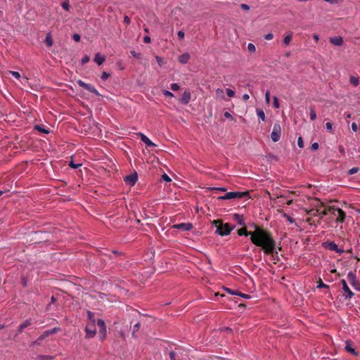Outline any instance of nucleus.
<instances>
[{
	"mask_svg": "<svg viewBox=\"0 0 360 360\" xmlns=\"http://www.w3.org/2000/svg\"><path fill=\"white\" fill-rule=\"evenodd\" d=\"M239 236H250L251 242L257 247H261L264 253L268 255L277 254L276 251V240L270 231L257 225H255L254 231H248L245 226L237 231Z\"/></svg>",
	"mask_w": 360,
	"mask_h": 360,
	"instance_id": "1",
	"label": "nucleus"
},
{
	"mask_svg": "<svg viewBox=\"0 0 360 360\" xmlns=\"http://www.w3.org/2000/svg\"><path fill=\"white\" fill-rule=\"evenodd\" d=\"M212 224L216 227V233L219 236H225L230 234L235 228L229 223L224 224L221 220L217 219L212 221Z\"/></svg>",
	"mask_w": 360,
	"mask_h": 360,
	"instance_id": "2",
	"label": "nucleus"
},
{
	"mask_svg": "<svg viewBox=\"0 0 360 360\" xmlns=\"http://www.w3.org/2000/svg\"><path fill=\"white\" fill-rule=\"evenodd\" d=\"M328 211L329 213L335 217V221L338 223H343L346 218L345 212L340 208L336 207L335 206H329L328 207Z\"/></svg>",
	"mask_w": 360,
	"mask_h": 360,
	"instance_id": "3",
	"label": "nucleus"
},
{
	"mask_svg": "<svg viewBox=\"0 0 360 360\" xmlns=\"http://www.w3.org/2000/svg\"><path fill=\"white\" fill-rule=\"evenodd\" d=\"M249 196V192L245 191V192H239V191H231L226 193L224 195L219 196L217 198V200H231V199H236V198H243L245 197Z\"/></svg>",
	"mask_w": 360,
	"mask_h": 360,
	"instance_id": "4",
	"label": "nucleus"
},
{
	"mask_svg": "<svg viewBox=\"0 0 360 360\" xmlns=\"http://www.w3.org/2000/svg\"><path fill=\"white\" fill-rule=\"evenodd\" d=\"M281 128L280 124L278 122L275 123L273 127L272 132L271 134V140L274 142L278 141L280 139V137H281Z\"/></svg>",
	"mask_w": 360,
	"mask_h": 360,
	"instance_id": "5",
	"label": "nucleus"
},
{
	"mask_svg": "<svg viewBox=\"0 0 360 360\" xmlns=\"http://www.w3.org/2000/svg\"><path fill=\"white\" fill-rule=\"evenodd\" d=\"M86 338H91L94 337L96 333V323L94 321L89 322L85 328Z\"/></svg>",
	"mask_w": 360,
	"mask_h": 360,
	"instance_id": "6",
	"label": "nucleus"
},
{
	"mask_svg": "<svg viewBox=\"0 0 360 360\" xmlns=\"http://www.w3.org/2000/svg\"><path fill=\"white\" fill-rule=\"evenodd\" d=\"M97 326L98 328L99 338L101 340H103L106 337V326L104 321L102 319H98Z\"/></svg>",
	"mask_w": 360,
	"mask_h": 360,
	"instance_id": "7",
	"label": "nucleus"
},
{
	"mask_svg": "<svg viewBox=\"0 0 360 360\" xmlns=\"http://www.w3.org/2000/svg\"><path fill=\"white\" fill-rule=\"evenodd\" d=\"M347 278L351 283L352 285L357 290L360 291V283L356 279V274L354 271H349L347 274Z\"/></svg>",
	"mask_w": 360,
	"mask_h": 360,
	"instance_id": "8",
	"label": "nucleus"
},
{
	"mask_svg": "<svg viewBox=\"0 0 360 360\" xmlns=\"http://www.w3.org/2000/svg\"><path fill=\"white\" fill-rule=\"evenodd\" d=\"M77 84L80 87H82V88L85 89L86 90L89 91V92H91V93L94 94L96 96L99 95L98 91H97V89L94 86H92V85L89 84H86L84 82H83L82 80H80V79L78 80L77 81Z\"/></svg>",
	"mask_w": 360,
	"mask_h": 360,
	"instance_id": "9",
	"label": "nucleus"
},
{
	"mask_svg": "<svg viewBox=\"0 0 360 360\" xmlns=\"http://www.w3.org/2000/svg\"><path fill=\"white\" fill-rule=\"evenodd\" d=\"M341 283L342 285V290L345 293V298L351 299L354 295V292L349 289L345 280H342Z\"/></svg>",
	"mask_w": 360,
	"mask_h": 360,
	"instance_id": "10",
	"label": "nucleus"
},
{
	"mask_svg": "<svg viewBox=\"0 0 360 360\" xmlns=\"http://www.w3.org/2000/svg\"><path fill=\"white\" fill-rule=\"evenodd\" d=\"M191 95L189 90L186 89L182 94L180 98V102L183 105H186L191 101Z\"/></svg>",
	"mask_w": 360,
	"mask_h": 360,
	"instance_id": "11",
	"label": "nucleus"
},
{
	"mask_svg": "<svg viewBox=\"0 0 360 360\" xmlns=\"http://www.w3.org/2000/svg\"><path fill=\"white\" fill-rule=\"evenodd\" d=\"M57 330H58V329L56 328H53L51 330H49L45 331L42 335H41L37 338V340H36L35 343L40 344L41 341H42L44 339H45L46 338H47L50 335H52V334L55 333Z\"/></svg>",
	"mask_w": 360,
	"mask_h": 360,
	"instance_id": "12",
	"label": "nucleus"
},
{
	"mask_svg": "<svg viewBox=\"0 0 360 360\" xmlns=\"http://www.w3.org/2000/svg\"><path fill=\"white\" fill-rule=\"evenodd\" d=\"M173 228L182 231H190L193 228V225L191 223H181L173 225Z\"/></svg>",
	"mask_w": 360,
	"mask_h": 360,
	"instance_id": "13",
	"label": "nucleus"
},
{
	"mask_svg": "<svg viewBox=\"0 0 360 360\" xmlns=\"http://www.w3.org/2000/svg\"><path fill=\"white\" fill-rule=\"evenodd\" d=\"M137 179L138 178L136 174H130L124 177V181L129 186H134L137 181Z\"/></svg>",
	"mask_w": 360,
	"mask_h": 360,
	"instance_id": "14",
	"label": "nucleus"
},
{
	"mask_svg": "<svg viewBox=\"0 0 360 360\" xmlns=\"http://www.w3.org/2000/svg\"><path fill=\"white\" fill-rule=\"evenodd\" d=\"M345 344H346V345H345V350L347 352L352 354L354 356H358V352L354 348L353 345L350 342L346 341Z\"/></svg>",
	"mask_w": 360,
	"mask_h": 360,
	"instance_id": "15",
	"label": "nucleus"
},
{
	"mask_svg": "<svg viewBox=\"0 0 360 360\" xmlns=\"http://www.w3.org/2000/svg\"><path fill=\"white\" fill-rule=\"evenodd\" d=\"M233 219L238 223V224L245 226V219L243 218V215L239 214H234L233 215Z\"/></svg>",
	"mask_w": 360,
	"mask_h": 360,
	"instance_id": "16",
	"label": "nucleus"
},
{
	"mask_svg": "<svg viewBox=\"0 0 360 360\" xmlns=\"http://www.w3.org/2000/svg\"><path fill=\"white\" fill-rule=\"evenodd\" d=\"M141 140L148 147L155 146V144L152 142L146 135L142 133L139 134Z\"/></svg>",
	"mask_w": 360,
	"mask_h": 360,
	"instance_id": "17",
	"label": "nucleus"
},
{
	"mask_svg": "<svg viewBox=\"0 0 360 360\" xmlns=\"http://www.w3.org/2000/svg\"><path fill=\"white\" fill-rule=\"evenodd\" d=\"M330 41L335 46H341L343 44V39L341 37L337 36L330 38Z\"/></svg>",
	"mask_w": 360,
	"mask_h": 360,
	"instance_id": "18",
	"label": "nucleus"
},
{
	"mask_svg": "<svg viewBox=\"0 0 360 360\" xmlns=\"http://www.w3.org/2000/svg\"><path fill=\"white\" fill-rule=\"evenodd\" d=\"M190 59V55L188 53H185L179 57V62L181 64H186Z\"/></svg>",
	"mask_w": 360,
	"mask_h": 360,
	"instance_id": "19",
	"label": "nucleus"
},
{
	"mask_svg": "<svg viewBox=\"0 0 360 360\" xmlns=\"http://www.w3.org/2000/svg\"><path fill=\"white\" fill-rule=\"evenodd\" d=\"M94 60L98 65H101L105 61V58L98 53L95 55Z\"/></svg>",
	"mask_w": 360,
	"mask_h": 360,
	"instance_id": "20",
	"label": "nucleus"
},
{
	"mask_svg": "<svg viewBox=\"0 0 360 360\" xmlns=\"http://www.w3.org/2000/svg\"><path fill=\"white\" fill-rule=\"evenodd\" d=\"M32 324L31 319H27L25 321H24L21 325L19 326V333L22 332V330L26 328L27 326H30Z\"/></svg>",
	"mask_w": 360,
	"mask_h": 360,
	"instance_id": "21",
	"label": "nucleus"
},
{
	"mask_svg": "<svg viewBox=\"0 0 360 360\" xmlns=\"http://www.w3.org/2000/svg\"><path fill=\"white\" fill-rule=\"evenodd\" d=\"M34 129L43 134H49V129L48 128H45L44 125L37 124L34 127Z\"/></svg>",
	"mask_w": 360,
	"mask_h": 360,
	"instance_id": "22",
	"label": "nucleus"
},
{
	"mask_svg": "<svg viewBox=\"0 0 360 360\" xmlns=\"http://www.w3.org/2000/svg\"><path fill=\"white\" fill-rule=\"evenodd\" d=\"M349 82L354 86H357L359 84V79L358 77L350 76Z\"/></svg>",
	"mask_w": 360,
	"mask_h": 360,
	"instance_id": "23",
	"label": "nucleus"
},
{
	"mask_svg": "<svg viewBox=\"0 0 360 360\" xmlns=\"http://www.w3.org/2000/svg\"><path fill=\"white\" fill-rule=\"evenodd\" d=\"M292 39V32L288 33L283 39V44L285 46H288Z\"/></svg>",
	"mask_w": 360,
	"mask_h": 360,
	"instance_id": "24",
	"label": "nucleus"
},
{
	"mask_svg": "<svg viewBox=\"0 0 360 360\" xmlns=\"http://www.w3.org/2000/svg\"><path fill=\"white\" fill-rule=\"evenodd\" d=\"M45 43L47 46L51 47L53 45V39L50 33L47 34L45 39Z\"/></svg>",
	"mask_w": 360,
	"mask_h": 360,
	"instance_id": "25",
	"label": "nucleus"
},
{
	"mask_svg": "<svg viewBox=\"0 0 360 360\" xmlns=\"http://www.w3.org/2000/svg\"><path fill=\"white\" fill-rule=\"evenodd\" d=\"M257 116L262 120L264 121L266 119L264 112L262 109L257 108L256 110Z\"/></svg>",
	"mask_w": 360,
	"mask_h": 360,
	"instance_id": "26",
	"label": "nucleus"
},
{
	"mask_svg": "<svg viewBox=\"0 0 360 360\" xmlns=\"http://www.w3.org/2000/svg\"><path fill=\"white\" fill-rule=\"evenodd\" d=\"M328 246H329V249L331 250H333L336 252H339L340 250L338 249V246L337 244H335L334 242H331L328 244Z\"/></svg>",
	"mask_w": 360,
	"mask_h": 360,
	"instance_id": "27",
	"label": "nucleus"
},
{
	"mask_svg": "<svg viewBox=\"0 0 360 360\" xmlns=\"http://www.w3.org/2000/svg\"><path fill=\"white\" fill-rule=\"evenodd\" d=\"M139 328H140V322H137L133 326V330H132V333H131V335L133 337H136V333L139 330Z\"/></svg>",
	"mask_w": 360,
	"mask_h": 360,
	"instance_id": "28",
	"label": "nucleus"
},
{
	"mask_svg": "<svg viewBox=\"0 0 360 360\" xmlns=\"http://www.w3.org/2000/svg\"><path fill=\"white\" fill-rule=\"evenodd\" d=\"M319 209H311L307 212V214L312 216L316 217L319 215Z\"/></svg>",
	"mask_w": 360,
	"mask_h": 360,
	"instance_id": "29",
	"label": "nucleus"
},
{
	"mask_svg": "<svg viewBox=\"0 0 360 360\" xmlns=\"http://www.w3.org/2000/svg\"><path fill=\"white\" fill-rule=\"evenodd\" d=\"M317 284H318V285H317V288H328V289L329 288V285H328L325 284V283L322 281V280H321V278H319V281H317Z\"/></svg>",
	"mask_w": 360,
	"mask_h": 360,
	"instance_id": "30",
	"label": "nucleus"
},
{
	"mask_svg": "<svg viewBox=\"0 0 360 360\" xmlns=\"http://www.w3.org/2000/svg\"><path fill=\"white\" fill-rule=\"evenodd\" d=\"M309 110H310V119L311 120H315L316 119V114L314 107H311Z\"/></svg>",
	"mask_w": 360,
	"mask_h": 360,
	"instance_id": "31",
	"label": "nucleus"
},
{
	"mask_svg": "<svg viewBox=\"0 0 360 360\" xmlns=\"http://www.w3.org/2000/svg\"><path fill=\"white\" fill-rule=\"evenodd\" d=\"M130 54L136 59H141V54L139 53H136L135 51H130Z\"/></svg>",
	"mask_w": 360,
	"mask_h": 360,
	"instance_id": "32",
	"label": "nucleus"
},
{
	"mask_svg": "<svg viewBox=\"0 0 360 360\" xmlns=\"http://www.w3.org/2000/svg\"><path fill=\"white\" fill-rule=\"evenodd\" d=\"M62 7L63 9H65V11H68L69 9H70V4H69V1H64L63 3H62Z\"/></svg>",
	"mask_w": 360,
	"mask_h": 360,
	"instance_id": "33",
	"label": "nucleus"
},
{
	"mask_svg": "<svg viewBox=\"0 0 360 360\" xmlns=\"http://www.w3.org/2000/svg\"><path fill=\"white\" fill-rule=\"evenodd\" d=\"M39 360H52L53 359L51 356L39 355Z\"/></svg>",
	"mask_w": 360,
	"mask_h": 360,
	"instance_id": "34",
	"label": "nucleus"
},
{
	"mask_svg": "<svg viewBox=\"0 0 360 360\" xmlns=\"http://www.w3.org/2000/svg\"><path fill=\"white\" fill-rule=\"evenodd\" d=\"M359 171V167H352V169H350L348 171V174L349 175H353V174L357 173Z\"/></svg>",
	"mask_w": 360,
	"mask_h": 360,
	"instance_id": "35",
	"label": "nucleus"
},
{
	"mask_svg": "<svg viewBox=\"0 0 360 360\" xmlns=\"http://www.w3.org/2000/svg\"><path fill=\"white\" fill-rule=\"evenodd\" d=\"M170 88L172 91H178L179 89H180V86L178 84L176 83H172L171 85H170Z\"/></svg>",
	"mask_w": 360,
	"mask_h": 360,
	"instance_id": "36",
	"label": "nucleus"
},
{
	"mask_svg": "<svg viewBox=\"0 0 360 360\" xmlns=\"http://www.w3.org/2000/svg\"><path fill=\"white\" fill-rule=\"evenodd\" d=\"M216 96L217 97L223 98L224 97V91L221 89H217L216 90Z\"/></svg>",
	"mask_w": 360,
	"mask_h": 360,
	"instance_id": "37",
	"label": "nucleus"
},
{
	"mask_svg": "<svg viewBox=\"0 0 360 360\" xmlns=\"http://www.w3.org/2000/svg\"><path fill=\"white\" fill-rule=\"evenodd\" d=\"M330 214L329 211H328V207L324 209L323 211L319 210V215H321V217L322 218L323 216H326L327 214Z\"/></svg>",
	"mask_w": 360,
	"mask_h": 360,
	"instance_id": "38",
	"label": "nucleus"
},
{
	"mask_svg": "<svg viewBox=\"0 0 360 360\" xmlns=\"http://www.w3.org/2000/svg\"><path fill=\"white\" fill-rule=\"evenodd\" d=\"M227 96L230 98H232L235 96V92L232 89H226V90Z\"/></svg>",
	"mask_w": 360,
	"mask_h": 360,
	"instance_id": "39",
	"label": "nucleus"
},
{
	"mask_svg": "<svg viewBox=\"0 0 360 360\" xmlns=\"http://www.w3.org/2000/svg\"><path fill=\"white\" fill-rule=\"evenodd\" d=\"M255 46L253 44H248V50L250 51V52H255Z\"/></svg>",
	"mask_w": 360,
	"mask_h": 360,
	"instance_id": "40",
	"label": "nucleus"
},
{
	"mask_svg": "<svg viewBox=\"0 0 360 360\" xmlns=\"http://www.w3.org/2000/svg\"><path fill=\"white\" fill-rule=\"evenodd\" d=\"M87 314H88V318L89 319V322L94 321V323H95L96 320L94 319V314L91 311H88Z\"/></svg>",
	"mask_w": 360,
	"mask_h": 360,
	"instance_id": "41",
	"label": "nucleus"
},
{
	"mask_svg": "<svg viewBox=\"0 0 360 360\" xmlns=\"http://www.w3.org/2000/svg\"><path fill=\"white\" fill-rule=\"evenodd\" d=\"M9 73L13 76L16 79H20V75L18 72H15V71H9Z\"/></svg>",
	"mask_w": 360,
	"mask_h": 360,
	"instance_id": "42",
	"label": "nucleus"
},
{
	"mask_svg": "<svg viewBox=\"0 0 360 360\" xmlns=\"http://www.w3.org/2000/svg\"><path fill=\"white\" fill-rule=\"evenodd\" d=\"M326 129L330 132V133H333V125H332V123L330 122H326Z\"/></svg>",
	"mask_w": 360,
	"mask_h": 360,
	"instance_id": "43",
	"label": "nucleus"
},
{
	"mask_svg": "<svg viewBox=\"0 0 360 360\" xmlns=\"http://www.w3.org/2000/svg\"><path fill=\"white\" fill-rule=\"evenodd\" d=\"M109 76H110V74L107 73L106 72H103L101 74V79L103 81H105L109 77Z\"/></svg>",
	"mask_w": 360,
	"mask_h": 360,
	"instance_id": "44",
	"label": "nucleus"
},
{
	"mask_svg": "<svg viewBox=\"0 0 360 360\" xmlns=\"http://www.w3.org/2000/svg\"><path fill=\"white\" fill-rule=\"evenodd\" d=\"M265 102L266 104H269L270 103V92L269 91L265 94Z\"/></svg>",
	"mask_w": 360,
	"mask_h": 360,
	"instance_id": "45",
	"label": "nucleus"
},
{
	"mask_svg": "<svg viewBox=\"0 0 360 360\" xmlns=\"http://www.w3.org/2000/svg\"><path fill=\"white\" fill-rule=\"evenodd\" d=\"M273 104H274V107L275 108H279V102H278V98H277V97H276V96H275V97H274V103H273Z\"/></svg>",
	"mask_w": 360,
	"mask_h": 360,
	"instance_id": "46",
	"label": "nucleus"
},
{
	"mask_svg": "<svg viewBox=\"0 0 360 360\" xmlns=\"http://www.w3.org/2000/svg\"><path fill=\"white\" fill-rule=\"evenodd\" d=\"M162 93H163L164 96L166 97H173L174 96V94L167 90H164Z\"/></svg>",
	"mask_w": 360,
	"mask_h": 360,
	"instance_id": "47",
	"label": "nucleus"
},
{
	"mask_svg": "<svg viewBox=\"0 0 360 360\" xmlns=\"http://www.w3.org/2000/svg\"><path fill=\"white\" fill-rule=\"evenodd\" d=\"M237 295H239L245 299H249L250 298V295H248V294H245V293H242V292H237Z\"/></svg>",
	"mask_w": 360,
	"mask_h": 360,
	"instance_id": "48",
	"label": "nucleus"
},
{
	"mask_svg": "<svg viewBox=\"0 0 360 360\" xmlns=\"http://www.w3.org/2000/svg\"><path fill=\"white\" fill-rule=\"evenodd\" d=\"M297 145L300 148L304 147V142L302 137H299L297 139Z\"/></svg>",
	"mask_w": 360,
	"mask_h": 360,
	"instance_id": "49",
	"label": "nucleus"
},
{
	"mask_svg": "<svg viewBox=\"0 0 360 360\" xmlns=\"http://www.w3.org/2000/svg\"><path fill=\"white\" fill-rule=\"evenodd\" d=\"M69 166L72 168L76 169L81 166V164H75L73 162H70Z\"/></svg>",
	"mask_w": 360,
	"mask_h": 360,
	"instance_id": "50",
	"label": "nucleus"
},
{
	"mask_svg": "<svg viewBox=\"0 0 360 360\" xmlns=\"http://www.w3.org/2000/svg\"><path fill=\"white\" fill-rule=\"evenodd\" d=\"M89 61V57L88 56H85L82 59V63L85 64Z\"/></svg>",
	"mask_w": 360,
	"mask_h": 360,
	"instance_id": "51",
	"label": "nucleus"
},
{
	"mask_svg": "<svg viewBox=\"0 0 360 360\" xmlns=\"http://www.w3.org/2000/svg\"><path fill=\"white\" fill-rule=\"evenodd\" d=\"M225 290L229 293V294H231V295H236L237 294V291H234L230 288H225Z\"/></svg>",
	"mask_w": 360,
	"mask_h": 360,
	"instance_id": "52",
	"label": "nucleus"
},
{
	"mask_svg": "<svg viewBox=\"0 0 360 360\" xmlns=\"http://www.w3.org/2000/svg\"><path fill=\"white\" fill-rule=\"evenodd\" d=\"M177 35L180 39H183L184 38V32L182 30L178 32Z\"/></svg>",
	"mask_w": 360,
	"mask_h": 360,
	"instance_id": "53",
	"label": "nucleus"
},
{
	"mask_svg": "<svg viewBox=\"0 0 360 360\" xmlns=\"http://www.w3.org/2000/svg\"><path fill=\"white\" fill-rule=\"evenodd\" d=\"M311 150H316L319 148V143L315 142L314 143L311 144Z\"/></svg>",
	"mask_w": 360,
	"mask_h": 360,
	"instance_id": "54",
	"label": "nucleus"
},
{
	"mask_svg": "<svg viewBox=\"0 0 360 360\" xmlns=\"http://www.w3.org/2000/svg\"><path fill=\"white\" fill-rule=\"evenodd\" d=\"M240 8L244 11H248L250 9V6L245 4H242Z\"/></svg>",
	"mask_w": 360,
	"mask_h": 360,
	"instance_id": "55",
	"label": "nucleus"
},
{
	"mask_svg": "<svg viewBox=\"0 0 360 360\" xmlns=\"http://www.w3.org/2000/svg\"><path fill=\"white\" fill-rule=\"evenodd\" d=\"M273 37H274V35L271 33H269L264 36V39L266 40H271L273 39Z\"/></svg>",
	"mask_w": 360,
	"mask_h": 360,
	"instance_id": "56",
	"label": "nucleus"
},
{
	"mask_svg": "<svg viewBox=\"0 0 360 360\" xmlns=\"http://www.w3.org/2000/svg\"><path fill=\"white\" fill-rule=\"evenodd\" d=\"M162 178L163 180H165V181H167V182H169L171 181V179L166 174H164L162 176Z\"/></svg>",
	"mask_w": 360,
	"mask_h": 360,
	"instance_id": "57",
	"label": "nucleus"
},
{
	"mask_svg": "<svg viewBox=\"0 0 360 360\" xmlns=\"http://www.w3.org/2000/svg\"><path fill=\"white\" fill-rule=\"evenodd\" d=\"M72 39L75 41H79L80 40V36L78 34H74L72 36Z\"/></svg>",
	"mask_w": 360,
	"mask_h": 360,
	"instance_id": "58",
	"label": "nucleus"
},
{
	"mask_svg": "<svg viewBox=\"0 0 360 360\" xmlns=\"http://www.w3.org/2000/svg\"><path fill=\"white\" fill-rule=\"evenodd\" d=\"M169 357H170L171 360H176V352H171L169 353Z\"/></svg>",
	"mask_w": 360,
	"mask_h": 360,
	"instance_id": "59",
	"label": "nucleus"
},
{
	"mask_svg": "<svg viewBox=\"0 0 360 360\" xmlns=\"http://www.w3.org/2000/svg\"><path fill=\"white\" fill-rule=\"evenodd\" d=\"M352 129L354 131V132H356L357 130H358V127H357V124L355 123V122H353L352 124Z\"/></svg>",
	"mask_w": 360,
	"mask_h": 360,
	"instance_id": "60",
	"label": "nucleus"
},
{
	"mask_svg": "<svg viewBox=\"0 0 360 360\" xmlns=\"http://www.w3.org/2000/svg\"><path fill=\"white\" fill-rule=\"evenodd\" d=\"M224 117L226 118H228V119H231V120H233L232 115H231L230 112H225L224 114Z\"/></svg>",
	"mask_w": 360,
	"mask_h": 360,
	"instance_id": "61",
	"label": "nucleus"
},
{
	"mask_svg": "<svg viewBox=\"0 0 360 360\" xmlns=\"http://www.w3.org/2000/svg\"><path fill=\"white\" fill-rule=\"evenodd\" d=\"M143 41L146 43V44H148L151 41V39H150V37H148V36H145L143 37Z\"/></svg>",
	"mask_w": 360,
	"mask_h": 360,
	"instance_id": "62",
	"label": "nucleus"
},
{
	"mask_svg": "<svg viewBox=\"0 0 360 360\" xmlns=\"http://www.w3.org/2000/svg\"><path fill=\"white\" fill-rule=\"evenodd\" d=\"M124 22L127 25L130 23V18L127 15L124 17Z\"/></svg>",
	"mask_w": 360,
	"mask_h": 360,
	"instance_id": "63",
	"label": "nucleus"
},
{
	"mask_svg": "<svg viewBox=\"0 0 360 360\" xmlns=\"http://www.w3.org/2000/svg\"><path fill=\"white\" fill-rule=\"evenodd\" d=\"M212 189L216 190V191H222V192H224L226 190L225 188H222V187L213 188Z\"/></svg>",
	"mask_w": 360,
	"mask_h": 360,
	"instance_id": "64",
	"label": "nucleus"
}]
</instances>
